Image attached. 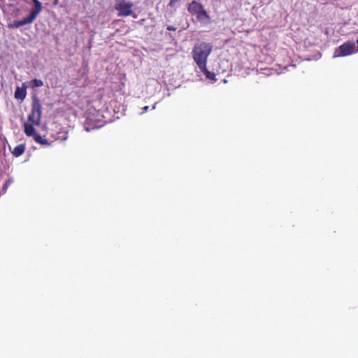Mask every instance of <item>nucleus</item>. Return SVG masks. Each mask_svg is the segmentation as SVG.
<instances>
[{
    "label": "nucleus",
    "mask_w": 358,
    "mask_h": 358,
    "mask_svg": "<svg viewBox=\"0 0 358 358\" xmlns=\"http://www.w3.org/2000/svg\"><path fill=\"white\" fill-rule=\"evenodd\" d=\"M199 69H200L201 72H202L206 76V78L207 79L213 80V81L216 80L215 74L214 73L210 72L207 69L206 65H204V68L203 66L199 67Z\"/></svg>",
    "instance_id": "6e6552de"
},
{
    "label": "nucleus",
    "mask_w": 358,
    "mask_h": 358,
    "mask_svg": "<svg viewBox=\"0 0 358 358\" xmlns=\"http://www.w3.org/2000/svg\"><path fill=\"white\" fill-rule=\"evenodd\" d=\"M28 3H33V6L29 10V14L24 17V24L33 22L43 9L42 3L39 0H29Z\"/></svg>",
    "instance_id": "20e7f679"
},
{
    "label": "nucleus",
    "mask_w": 358,
    "mask_h": 358,
    "mask_svg": "<svg viewBox=\"0 0 358 358\" xmlns=\"http://www.w3.org/2000/svg\"><path fill=\"white\" fill-rule=\"evenodd\" d=\"M212 45L210 43L201 42L196 44L192 50V57L198 67L207 64V59L212 52Z\"/></svg>",
    "instance_id": "f257e3e1"
},
{
    "label": "nucleus",
    "mask_w": 358,
    "mask_h": 358,
    "mask_svg": "<svg viewBox=\"0 0 358 358\" xmlns=\"http://www.w3.org/2000/svg\"><path fill=\"white\" fill-rule=\"evenodd\" d=\"M180 1V0H170L169 3V4H168V6H169V7L172 8V7H173V6H174V5H175L176 3L179 2Z\"/></svg>",
    "instance_id": "2eb2a0df"
},
{
    "label": "nucleus",
    "mask_w": 358,
    "mask_h": 358,
    "mask_svg": "<svg viewBox=\"0 0 358 358\" xmlns=\"http://www.w3.org/2000/svg\"><path fill=\"white\" fill-rule=\"evenodd\" d=\"M43 85V82L41 80L38 79H34L31 81H30L27 85H25L24 83V98L26 96V88L27 87H31L32 88L36 87H41Z\"/></svg>",
    "instance_id": "0eeeda50"
},
{
    "label": "nucleus",
    "mask_w": 358,
    "mask_h": 358,
    "mask_svg": "<svg viewBox=\"0 0 358 358\" xmlns=\"http://www.w3.org/2000/svg\"><path fill=\"white\" fill-rule=\"evenodd\" d=\"M187 11L199 22H208L210 19L203 6L195 0L189 3Z\"/></svg>",
    "instance_id": "f03ea898"
},
{
    "label": "nucleus",
    "mask_w": 358,
    "mask_h": 358,
    "mask_svg": "<svg viewBox=\"0 0 358 358\" xmlns=\"http://www.w3.org/2000/svg\"><path fill=\"white\" fill-rule=\"evenodd\" d=\"M355 52V44L352 41H347L341 45L336 50V57H345L350 55Z\"/></svg>",
    "instance_id": "423d86ee"
},
{
    "label": "nucleus",
    "mask_w": 358,
    "mask_h": 358,
    "mask_svg": "<svg viewBox=\"0 0 358 358\" xmlns=\"http://www.w3.org/2000/svg\"><path fill=\"white\" fill-rule=\"evenodd\" d=\"M34 141L41 145H48V143L45 139H43L41 135L36 133L33 136Z\"/></svg>",
    "instance_id": "9b49d317"
},
{
    "label": "nucleus",
    "mask_w": 358,
    "mask_h": 358,
    "mask_svg": "<svg viewBox=\"0 0 358 358\" xmlns=\"http://www.w3.org/2000/svg\"><path fill=\"white\" fill-rule=\"evenodd\" d=\"M55 1H57V0H55Z\"/></svg>",
    "instance_id": "a211bd4d"
},
{
    "label": "nucleus",
    "mask_w": 358,
    "mask_h": 358,
    "mask_svg": "<svg viewBox=\"0 0 358 358\" xmlns=\"http://www.w3.org/2000/svg\"><path fill=\"white\" fill-rule=\"evenodd\" d=\"M22 26V19H14L11 20L10 19V22L8 24V27L9 29H17Z\"/></svg>",
    "instance_id": "1a4fd4ad"
},
{
    "label": "nucleus",
    "mask_w": 358,
    "mask_h": 358,
    "mask_svg": "<svg viewBox=\"0 0 358 358\" xmlns=\"http://www.w3.org/2000/svg\"><path fill=\"white\" fill-rule=\"evenodd\" d=\"M134 3L131 1L125 0H117L115 6V8L118 11L119 17L132 16L134 18L137 17V15L132 10Z\"/></svg>",
    "instance_id": "7ed1b4c3"
},
{
    "label": "nucleus",
    "mask_w": 358,
    "mask_h": 358,
    "mask_svg": "<svg viewBox=\"0 0 358 358\" xmlns=\"http://www.w3.org/2000/svg\"><path fill=\"white\" fill-rule=\"evenodd\" d=\"M167 30H169V31H176V28L173 27V26H168L167 27Z\"/></svg>",
    "instance_id": "dca6fc26"
},
{
    "label": "nucleus",
    "mask_w": 358,
    "mask_h": 358,
    "mask_svg": "<svg viewBox=\"0 0 358 358\" xmlns=\"http://www.w3.org/2000/svg\"><path fill=\"white\" fill-rule=\"evenodd\" d=\"M13 154L15 157L20 156L22 154V144L17 145L13 151Z\"/></svg>",
    "instance_id": "f8f14e48"
},
{
    "label": "nucleus",
    "mask_w": 358,
    "mask_h": 358,
    "mask_svg": "<svg viewBox=\"0 0 358 358\" xmlns=\"http://www.w3.org/2000/svg\"><path fill=\"white\" fill-rule=\"evenodd\" d=\"M41 117V104L38 99H34L32 103L31 113L28 115V120L32 124L38 125Z\"/></svg>",
    "instance_id": "39448f33"
},
{
    "label": "nucleus",
    "mask_w": 358,
    "mask_h": 358,
    "mask_svg": "<svg viewBox=\"0 0 358 358\" xmlns=\"http://www.w3.org/2000/svg\"><path fill=\"white\" fill-rule=\"evenodd\" d=\"M15 97L17 99L22 100V87H17L16 91L15 92Z\"/></svg>",
    "instance_id": "ddd939ff"
},
{
    "label": "nucleus",
    "mask_w": 358,
    "mask_h": 358,
    "mask_svg": "<svg viewBox=\"0 0 358 358\" xmlns=\"http://www.w3.org/2000/svg\"><path fill=\"white\" fill-rule=\"evenodd\" d=\"M148 108H149V106H144L142 108L143 109V113H145V112L148 111Z\"/></svg>",
    "instance_id": "f3484780"
},
{
    "label": "nucleus",
    "mask_w": 358,
    "mask_h": 358,
    "mask_svg": "<svg viewBox=\"0 0 358 358\" xmlns=\"http://www.w3.org/2000/svg\"><path fill=\"white\" fill-rule=\"evenodd\" d=\"M20 14V10L19 8H16L13 10L12 13H10V16L13 18H17Z\"/></svg>",
    "instance_id": "4468645a"
},
{
    "label": "nucleus",
    "mask_w": 358,
    "mask_h": 358,
    "mask_svg": "<svg viewBox=\"0 0 358 358\" xmlns=\"http://www.w3.org/2000/svg\"><path fill=\"white\" fill-rule=\"evenodd\" d=\"M24 132L28 136H33L36 132L32 124L24 123Z\"/></svg>",
    "instance_id": "9d476101"
}]
</instances>
